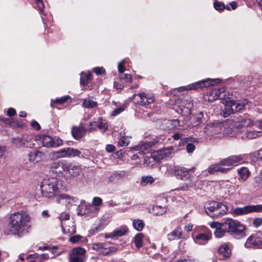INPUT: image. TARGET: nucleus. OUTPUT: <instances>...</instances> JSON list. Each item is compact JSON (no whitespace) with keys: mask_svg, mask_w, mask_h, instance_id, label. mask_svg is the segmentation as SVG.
<instances>
[{"mask_svg":"<svg viewBox=\"0 0 262 262\" xmlns=\"http://www.w3.org/2000/svg\"><path fill=\"white\" fill-rule=\"evenodd\" d=\"M59 181L54 178H50L44 179L40 184V191L42 197L53 200L56 199V202L59 204L61 200H68L69 202L71 200L75 202V198L66 194H62L59 187Z\"/></svg>","mask_w":262,"mask_h":262,"instance_id":"obj_1","label":"nucleus"},{"mask_svg":"<svg viewBox=\"0 0 262 262\" xmlns=\"http://www.w3.org/2000/svg\"><path fill=\"white\" fill-rule=\"evenodd\" d=\"M30 216L25 211H19L10 215L7 226L10 234L19 235L28 228Z\"/></svg>","mask_w":262,"mask_h":262,"instance_id":"obj_2","label":"nucleus"},{"mask_svg":"<svg viewBox=\"0 0 262 262\" xmlns=\"http://www.w3.org/2000/svg\"><path fill=\"white\" fill-rule=\"evenodd\" d=\"M224 228L227 233L236 239L246 236V227L239 221L232 218L224 219Z\"/></svg>","mask_w":262,"mask_h":262,"instance_id":"obj_3","label":"nucleus"},{"mask_svg":"<svg viewBox=\"0 0 262 262\" xmlns=\"http://www.w3.org/2000/svg\"><path fill=\"white\" fill-rule=\"evenodd\" d=\"M191 236L195 244L205 245L212 239V234L209 228L200 226L194 229Z\"/></svg>","mask_w":262,"mask_h":262,"instance_id":"obj_4","label":"nucleus"},{"mask_svg":"<svg viewBox=\"0 0 262 262\" xmlns=\"http://www.w3.org/2000/svg\"><path fill=\"white\" fill-rule=\"evenodd\" d=\"M204 207L207 214L212 218L221 217L226 214L229 209L227 205L213 201L210 202Z\"/></svg>","mask_w":262,"mask_h":262,"instance_id":"obj_5","label":"nucleus"},{"mask_svg":"<svg viewBox=\"0 0 262 262\" xmlns=\"http://www.w3.org/2000/svg\"><path fill=\"white\" fill-rule=\"evenodd\" d=\"M133 102L139 105L146 106L153 103L156 99L155 95L152 93L142 92L134 94L132 97Z\"/></svg>","mask_w":262,"mask_h":262,"instance_id":"obj_6","label":"nucleus"},{"mask_svg":"<svg viewBox=\"0 0 262 262\" xmlns=\"http://www.w3.org/2000/svg\"><path fill=\"white\" fill-rule=\"evenodd\" d=\"M53 157L59 159L62 158H73L78 157L83 158L81 151L77 149L68 147L61 148L53 152Z\"/></svg>","mask_w":262,"mask_h":262,"instance_id":"obj_7","label":"nucleus"},{"mask_svg":"<svg viewBox=\"0 0 262 262\" xmlns=\"http://www.w3.org/2000/svg\"><path fill=\"white\" fill-rule=\"evenodd\" d=\"M221 82V80L220 79H212L210 78H207L189 84L186 87L183 88L182 89L186 90H198L199 88L201 89L210 86H213L217 85Z\"/></svg>","mask_w":262,"mask_h":262,"instance_id":"obj_8","label":"nucleus"},{"mask_svg":"<svg viewBox=\"0 0 262 262\" xmlns=\"http://www.w3.org/2000/svg\"><path fill=\"white\" fill-rule=\"evenodd\" d=\"M36 140L40 141L42 145L47 147H57L63 144V140L58 137L52 138L47 135H40Z\"/></svg>","mask_w":262,"mask_h":262,"instance_id":"obj_9","label":"nucleus"},{"mask_svg":"<svg viewBox=\"0 0 262 262\" xmlns=\"http://www.w3.org/2000/svg\"><path fill=\"white\" fill-rule=\"evenodd\" d=\"M193 169H187L184 167H175L173 170V173L178 179L184 181L189 180L191 182L189 184L191 185L194 182L192 180L193 172L191 173Z\"/></svg>","mask_w":262,"mask_h":262,"instance_id":"obj_10","label":"nucleus"},{"mask_svg":"<svg viewBox=\"0 0 262 262\" xmlns=\"http://www.w3.org/2000/svg\"><path fill=\"white\" fill-rule=\"evenodd\" d=\"M245 246L247 248H262V232L251 235L247 239Z\"/></svg>","mask_w":262,"mask_h":262,"instance_id":"obj_11","label":"nucleus"},{"mask_svg":"<svg viewBox=\"0 0 262 262\" xmlns=\"http://www.w3.org/2000/svg\"><path fill=\"white\" fill-rule=\"evenodd\" d=\"M193 106V102L191 98L188 96H184L181 99L180 104L178 106L179 111H178V112L183 115L189 114Z\"/></svg>","mask_w":262,"mask_h":262,"instance_id":"obj_12","label":"nucleus"},{"mask_svg":"<svg viewBox=\"0 0 262 262\" xmlns=\"http://www.w3.org/2000/svg\"><path fill=\"white\" fill-rule=\"evenodd\" d=\"M70 163L66 160H60L54 162L50 166V170L58 176L63 175L64 172L68 170Z\"/></svg>","mask_w":262,"mask_h":262,"instance_id":"obj_13","label":"nucleus"},{"mask_svg":"<svg viewBox=\"0 0 262 262\" xmlns=\"http://www.w3.org/2000/svg\"><path fill=\"white\" fill-rule=\"evenodd\" d=\"M92 248L95 250H100L101 253L104 256L108 255L110 254L115 253L117 249L114 246H110L109 243H95L93 244Z\"/></svg>","mask_w":262,"mask_h":262,"instance_id":"obj_14","label":"nucleus"},{"mask_svg":"<svg viewBox=\"0 0 262 262\" xmlns=\"http://www.w3.org/2000/svg\"><path fill=\"white\" fill-rule=\"evenodd\" d=\"M225 95L221 89H213L205 93L203 98L206 101L212 102L217 99H224Z\"/></svg>","mask_w":262,"mask_h":262,"instance_id":"obj_15","label":"nucleus"},{"mask_svg":"<svg viewBox=\"0 0 262 262\" xmlns=\"http://www.w3.org/2000/svg\"><path fill=\"white\" fill-rule=\"evenodd\" d=\"M234 100H231L229 98L228 99H224L223 100V103L224 104L225 107L222 110L221 113V115H222L224 117H228L231 114H234Z\"/></svg>","mask_w":262,"mask_h":262,"instance_id":"obj_16","label":"nucleus"},{"mask_svg":"<svg viewBox=\"0 0 262 262\" xmlns=\"http://www.w3.org/2000/svg\"><path fill=\"white\" fill-rule=\"evenodd\" d=\"M244 160L242 155H232L227 158L222 159L220 161V164L222 166L236 165Z\"/></svg>","mask_w":262,"mask_h":262,"instance_id":"obj_17","label":"nucleus"},{"mask_svg":"<svg viewBox=\"0 0 262 262\" xmlns=\"http://www.w3.org/2000/svg\"><path fill=\"white\" fill-rule=\"evenodd\" d=\"M172 151L173 148L171 147L159 149L154 153V157L156 158L157 161H160L171 157Z\"/></svg>","mask_w":262,"mask_h":262,"instance_id":"obj_18","label":"nucleus"},{"mask_svg":"<svg viewBox=\"0 0 262 262\" xmlns=\"http://www.w3.org/2000/svg\"><path fill=\"white\" fill-rule=\"evenodd\" d=\"M86 133V129L82 126H73L72 127L71 134L73 137L77 140H80L84 137Z\"/></svg>","mask_w":262,"mask_h":262,"instance_id":"obj_19","label":"nucleus"},{"mask_svg":"<svg viewBox=\"0 0 262 262\" xmlns=\"http://www.w3.org/2000/svg\"><path fill=\"white\" fill-rule=\"evenodd\" d=\"M217 253L224 258H227L231 255V250L228 245L226 243L222 244L217 249Z\"/></svg>","mask_w":262,"mask_h":262,"instance_id":"obj_20","label":"nucleus"},{"mask_svg":"<svg viewBox=\"0 0 262 262\" xmlns=\"http://www.w3.org/2000/svg\"><path fill=\"white\" fill-rule=\"evenodd\" d=\"M222 165L220 164V162L219 163L212 164L208 168V172L212 174L215 172H220L223 173H226L228 172L231 168H224L221 167Z\"/></svg>","mask_w":262,"mask_h":262,"instance_id":"obj_21","label":"nucleus"},{"mask_svg":"<svg viewBox=\"0 0 262 262\" xmlns=\"http://www.w3.org/2000/svg\"><path fill=\"white\" fill-rule=\"evenodd\" d=\"M183 232L180 227H177L173 231L168 234L167 239L169 241H173L180 239L182 237Z\"/></svg>","mask_w":262,"mask_h":262,"instance_id":"obj_22","label":"nucleus"},{"mask_svg":"<svg viewBox=\"0 0 262 262\" xmlns=\"http://www.w3.org/2000/svg\"><path fill=\"white\" fill-rule=\"evenodd\" d=\"M232 121L233 122V126L239 129L244 130V128L248 125V121L246 119H244L240 117L238 118L236 117V119H232Z\"/></svg>","mask_w":262,"mask_h":262,"instance_id":"obj_23","label":"nucleus"},{"mask_svg":"<svg viewBox=\"0 0 262 262\" xmlns=\"http://www.w3.org/2000/svg\"><path fill=\"white\" fill-rule=\"evenodd\" d=\"M248 101L247 99H244L242 100L236 101L234 100V113H236L243 111L246 105L248 104Z\"/></svg>","mask_w":262,"mask_h":262,"instance_id":"obj_24","label":"nucleus"},{"mask_svg":"<svg viewBox=\"0 0 262 262\" xmlns=\"http://www.w3.org/2000/svg\"><path fill=\"white\" fill-rule=\"evenodd\" d=\"M92 79V74L90 72L88 73L82 72L80 74V83L83 86H86Z\"/></svg>","mask_w":262,"mask_h":262,"instance_id":"obj_25","label":"nucleus"},{"mask_svg":"<svg viewBox=\"0 0 262 262\" xmlns=\"http://www.w3.org/2000/svg\"><path fill=\"white\" fill-rule=\"evenodd\" d=\"M68 167V170H67V172H69L71 176L75 177L79 175L81 172L80 166L73 165L72 163H70V165Z\"/></svg>","mask_w":262,"mask_h":262,"instance_id":"obj_26","label":"nucleus"},{"mask_svg":"<svg viewBox=\"0 0 262 262\" xmlns=\"http://www.w3.org/2000/svg\"><path fill=\"white\" fill-rule=\"evenodd\" d=\"M97 127L102 134L105 133L108 129V123L107 122L103 119V117H101L98 119Z\"/></svg>","mask_w":262,"mask_h":262,"instance_id":"obj_27","label":"nucleus"},{"mask_svg":"<svg viewBox=\"0 0 262 262\" xmlns=\"http://www.w3.org/2000/svg\"><path fill=\"white\" fill-rule=\"evenodd\" d=\"M248 206L246 205L243 207H237L235 208L232 212V214L234 216H237L239 215H243L249 214Z\"/></svg>","mask_w":262,"mask_h":262,"instance_id":"obj_28","label":"nucleus"},{"mask_svg":"<svg viewBox=\"0 0 262 262\" xmlns=\"http://www.w3.org/2000/svg\"><path fill=\"white\" fill-rule=\"evenodd\" d=\"M42 156V152L37 150H34L29 154V160L31 162H37L39 161Z\"/></svg>","mask_w":262,"mask_h":262,"instance_id":"obj_29","label":"nucleus"},{"mask_svg":"<svg viewBox=\"0 0 262 262\" xmlns=\"http://www.w3.org/2000/svg\"><path fill=\"white\" fill-rule=\"evenodd\" d=\"M203 118V114L200 112L199 114L193 116L190 119V123L193 127L199 125L202 122V118Z\"/></svg>","mask_w":262,"mask_h":262,"instance_id":"obj_30","label":"nucleus"},{"mask_svg":"<svg viewBox=\"0 0 262 262\" xmlns=\"http://www.w3.org/2000/svg\"><path fill=\"white\" fill-rule=\"evenodd\" d=\"M237 172L239 176V179H242L243 181L246 180L250 176V171L248 168L246 167L239 168Z\"/></svg>","mask_w":262,"mask_h":262,"instance_id":"obj_31","label":"nucleus"},{"mask_svg":"<svg viewBox=\"0 0 262 262\" xmlns=\"http://www.w3.org/2000/svg\"><path fill=\"white\" fill-rule=\"evenodd\" d=\"M144 221L140 219H134L133 221V226L138 231H141L145 227Z\"/></svg>","mask_w":262,"mask_h":262,"instance_id":"obj_32","label":"nucleus"},{"mask_svg":"<svg viewBox=\"0 0 262 262\" xmlns=\"http://www.w3.org/2000/svg\"><path fill=\"white\" fill-rule=\"evenodd\" d=\"M144 234L142 233H137L134 238V243L137 249H140L143 246V239Z\"/></svg>","mask_w":262,"mask_h":262,"instance_id":"obj_33","label":"nucleus"},{"mask_svg":"<svg viewBox=\"0 0 262 262\" xmlns=\"http://www.w3.org/2000/svg\"><path fill=\"white\" fill-rule=\"evenodd\" d=\"M115 236H122L126 234L128 232V228L126 226H122L113 231Z\"/></svg>","mask_w":262,"mask_h":262,"instance_id":"obj_34","label":"nucleus"},{"mask_svg":"<svg viewBox=\"0 0 262 262\" xmlns=\"http://www.w3.org/2000/svg\"><path fill=\"white\" fill-rule=\"evenodd\" d=\"M70 98V96L69 95L64 96L63 97H61L60 98H56L54 101L51 100L50 105L51 106L54 108V106L53 104V102L59 104H63L66 102L68 101V100Z\"/></svg>","mask_w":262,"mask_h":262,"instance_id":"obj_35","label":"nucleus"},{"mask_svg":"<svg viewBox=\"0 0 262 262\" xmlns=\"http://www.w3.org/2000/svg\"><path fill=\"white\" fill-rule=\"evenodd\" d=\"M21 137V146H25L27 147H31V145L29 146L27 144L29 143L33 140L32 136L29 135H23Z\"/></svg>","mask_w":262,"mask_h":262,"instance_id":"obj_36","label":"nucleus"},{"mask_svg":"<svg viewBox=\"0 0 262 262\" xmlns=\"http://www.w3.org/2000/svg\"><path fill=\"white\" fill-rule=\"evenodd\" d=\"M262 131L246 130V136L249 139H254L260 136Z\"/></svg>","mask_w":262,"mask_h":262,"instance_id":"obj_37","label":"nucleus"},{"mask_svg":"<svg viewBox=\"0 0 262 262\" xmlns=\"http://www.w3.org/2000/svg\"><path fill=\"white\" fill-rule=\"evenodd\" d=\"M179 121L178 119L168 120L166 122L167 129L169 130L174 129L179 125Z\"/></svg>","mask_w":262,"mask_h":262,"instance_id":"obj_38","label":"nucleus"},{"mask_svg":"<svg viewBox=\"0 0 262 262\" xmlns=\"http://www.w3.org/2000/svg\"><path fill=\"white\" fill-rule=\"evenodd\" d=\"M155 182L154 178L150 176H143L141 178V183L142 186H146L148 184H152Z\"/></svg>","mask_w":262,"mask_h":262,"instance_id":"obj_39","label":"nucleus"},{"mask_svg":"<svg viewBox=\"0 0 262 262\" xmlns=\"http://www.w3.org/2000/svg\"><path fill=\"white\" fill-rule=\"evenodd\" d=\"M248 206L249 213L252 212H262V205H250Z\"/></svg>","mask_w":262,"mask_h":262,"instance_id":"obj_40","label":"nucleus"},{"mask_svg":"<svg viewBox=\"0 0 262 262\" xmlns=\"http://www.w3.org/2000/svg\"><path fill=\"white\" fill-rule=\"evenodd\" d=\"M189 142L194 143V142H198V141H197V139L195 138H193V137H186V138H183L181 139V140L180 141V144L184 145V146L185 145H186L187 144V143H190Z\"/></svg>","mask_w":262,"mask_h":262,"instance_id":"obj_41","label":"nucleus"},{"mask_svg":"<svg viewBox=\"0 0 262 262\" xmlns=\"http://www.w3.org/2000/svg\"><path fill=\"white\" fill-rule=\"evenodd\" d=\"M83 106L88 108H91L97 106L98 103L96 101L92 100H85L83 102Z\"/></svg>","mask_w":262,"mask_h":262,"instance_id":"obj_42","label":"nucleus"},{"mask_svg":"<svg viewBox=\"0 0 262 262\" xmlns=\"http://www.w3.org/2000/svg\"><path fill=\"white\" fill-rule=\"evenodd\" d=\"M114 86L117 90H122L124 87V82L122 81L120 78H117L114 82Z\"/></svg>","mask_w":262,"mask_h":262,"instance_id":"obj_43","label":"nucleus"},{"mask_svg":"<svg viewBox=\"0 0 262 262\" xmlns=\"http://www.w3.org/2000/svg\"><path fill=\"white\" fill-rule=\"evenodd\" d=\"M86 252L85 249L81 247H76L73 249L72 253L74 255L78 256L84 255Z\"/></svg>","mask_w":262,"mask_h":262,"instance_id":"obj_44","label":"nucleus"},{"mask_svg":"<svg viewBox=\"0 0 262 262\" xmlns=\"http://www.w3.org/2000/svg\"><path fill=\"white\" fill-rule=\"evenodd\" d=\"M36 4V8L38 9L40 13L43 14L44 13V8L45 5L42 0H34Z\"/></svg>","mask_w":262,"mask_h":262,"instance_id":"obj_45","label":"nucleus"},{"mask_svg":"<svg viewBox=\"0 0 262 262\" xmlns=\"http://www.w3.org/2000/svg\"><path fill=\"white\" fill-rule=\"evenodd\" d=\"M10 126L14 128H22L24 126V123L23 122L18 121L13 118H11Z\"/></svg>","mask_w":262,"mask_h":262,"instance_id":"obj_46","label":"nucleus"},{"mask_svg":"<svg viewBox=\"0 0 262 262\" xmlns=\"http://www.w3.org/2000/svg\"><path fill=\"white\" fill-rule=\"evenodd\" d=\"M126 108V105L123 104L121 106L114 110L111 113V116L115 117L123 112Z\"/></svg>","mask_w":262,"mask_h":262,"instance_id":"obj_47","label":"nucleus"},{"mask_svg":"<svg viewBox=\"0 0 262 262\" xmlns=\"http://www.w3.org/2000/svg\"><path fill=\"white\" fill-rule=\"evenodd\" d=\"M225 233H227L226 230L222 226V227H220L217 229H216L214 232V235L218 238L222 237L223 236Z\"/></svg>","mask_w":262,"mask_h":262,"instance_id":"obj_48","label":"nucleus"},{"mask_svg":"<svg viewBox=\"0 0 262 262\" xmlns=\"http://www.w3.org/2000/svg\"><path fill=\"white\" fill-rule=\"evenodd\" d=\"M119 77L121 80H124L126 82H130L132 80V76L129 74H124L123 73L119 74Z\"/></svg>","mask_w":262,"mask_h":262,"instance_id":"obj_49","label":"nucleus"},{"mask_svg":"<svg viewBox=\"0 0 262 262\" xmlns=\"http://www.w3.org/2000/svg\"><path fill=\"white\" fill-rule=\"evenodd\" d=\"M214 8L217 11H223L225 9V5L223 3L215 1L213 3Z\"/></svg>","mask_w":262,"mask_h":262,"instance_id":"obj_50","label":"nucleus"},{"mask_svg":"<svg viewBox=\"0 0 262 262\" xmlns=\"http://www.w3.org/2000/svg\"><path fill=\"white\" fill-rule=\"evenodd\" d=\"M97 124H98V120L94 121L93 122H90L89 123V132H93L96 131L97 130Z\"/></svg>","mask_w":262,"mask_h":262,"instance_id":"obj_51","label":"nucleus"},{"mask_svg":"<svg viewBox=\"0 0 262 262\" xmlns=\"http://www.w3.org/2000/svg\"><path fill=\"white\" fill-rule=\"evenodd\" d=\"M102 229V224H98L97 227L93 228V229H91L89 231V234H90L91 235L95 234L101 230Z\"/></svg>","mask_w":262,"mask_h":262,"instance_id":"obj_52","label":"nucleus"},{"mask_svg":"<svg viewBox=\"0 0 262 262\" xmlns=\"http://www.w3.org/2000/svg\"><path fill=\"white\" fill-rule=\"evenodd\" d=\"M254 181L257 186H262V169L259 174L254 178Z\"/></svg>","mask_w":262,"mask_h":262,"instance_id":"obj_53","label":"nucleus"},{"mask_svg":"<svg viewBox=\"0 0 262 262\" xmlns=\"http://www.w3.org/2000/svg\"><path fill=\"white\" fill-rule=\"evenodd\" d=\"M94 206H99L102 205V199L100 197H94L92 201Z\"/></svg>","mask_w":262,"mask_h":262,"instance_id":"obj_54","label":"nucleus"},{"mask_svg":"<svg viewBox=\"0 0 262 262\" xmlns=\"http://www.w3.org/2000/svg\"><path fill=\"white\" fill-rule=\"evenodd\" d=\"M93 72L97 75H101L105 72L104 68L102 67H97L93 69Z\"/></svg>","mask_w":262,"mask_h":262,"instance_id":"obj_55","label":"nucleus"},{"mask_svg":"<svg viewBox=\"0 0 262 262\" xmlns=\"http://www.w3.org/2000/svg\"><path fill=\"white\" fill-rule=\"evenodd\" d=\"M224 224V220L222 223H219V222H212L210 224V226L212 228H214L216 230L220 227H222V226L224 227V226H223Z\"/></svg>","mask_w":262,"mask_h":262,"instance_id":"obj_56","label":"nucleus"},{"mask_svg":"<svg viewBox=\"0 0 262 262\" xmlns=\"http://www.w3.org/2000/svg\"><path fill=\"white\" fill-rule=\"evenodd\" d=\"M253 226L258 228L262 225V217H256L254 219L252 223Z\"/></svg>","mask_w":262,"mask_h":262,"instance_id":"obj_57","label":"nucleus"},{"mask_svg":"<svg viewBox=\"0 0 262 262\" xmlns=\"http://www.w3.org/2000/svg\"><path fill=\"white\" fill-rule=\"evenodd\" d=\"M12 143L15 145L17 147H20L21 146V137H17L16 138H13L11 139Z\"/></svg>","mask_w":262,"mask_h":262,"instance_id":"obj_58","label":"nucleus"},{"mask_svg":"<svg viewBox=\"0 0 262 262\" xmlns=\"http://www.w3.org/2000/svg\"><path fill=\"white\" fill-rule=\"evenodd\" d=\"M195 148V145L190 142V143H187L186 145V149L188 153L192 152Z\"/></svg>","mask_w":262,"mask_h":262,"instance_id":"obj_59","label":"nucleus"},{"mask_svg":"<svg viewBox=\"0 0 262 262\" xmlns=\"http://www.w3.org/2000/svg\"><path fill=\"white\" fill-rule=\"evenodd\" d=\"M59 219L61 222L68 220L70 219V214L67 212H62L60 214Z\"/></svg>","mask_w":262,"mask_h":262,"instance_id":"obj_60","label":"nucleus"},{"mask_svg":"<svg viewBox=\"0 0 262 262\" xmlns=\"http://www.w3.org/2000/svg\"><path fill=\"white\" fill-rule=\"evenodd\" d=\"M128 143L129 141H128L126 138L123 137L120 139L119 141V145L120 146H127L128 145Z\"/></svg>","mask_w":262,"mask_h":262,"instance_id":"obj_61","label":"nucleus"},{"mask_svg":"<svg viewBox=\"0 0 262 262\" xmlns=\"http://www.w3.org/2000/svg\"><path fill=\"white\" fill-rule=\"evenodd\" d=\"M124 64L125 61H122L120 62L118 66V71L120 73V74H121L122 73H124V71L125 70V67H124Z\"/></svg>","mask_w":262,"mask_h":262,"instance_id":"obj_62","label":"nucleus"},{"mask_svg":"<svg viewBox=\"0 0 262 262\" xmlns=\"http://www.w3.org/2000/svg\"><path fill=\"white\" fill-rule=\"evenodd\" d=\"M116 149V147L113 144H107L106 145L105 150L107 152H113L115 151Z\"/></svg>","mask_w":262,"mask_h":262,"instance_id":"obj_63","label":"nucleus"},{"mask_svg":"<svg viewBox=\"0 0 262 262\" xmlns=\"http://www.w3.org/2000/svg\"><path fill=\"white\" fill-rule=\"evenodd\" d=\"M16 114L15 110L12 107L8 108L7 112V115L9 117H13Z\"/></svg>","mask_w":262,"mask_h":262,"instance_id":"obj_64","label":"nucleus"}]
</instances>
